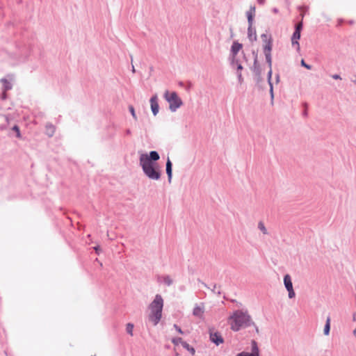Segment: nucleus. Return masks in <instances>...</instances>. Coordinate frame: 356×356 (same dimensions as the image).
Wrapping results in <instances>:
<instances>
[{"instance_id": "1", "label": "nucleus", "mask_w": 356, "mask_h": 356, "mask_svg": "<svg viewBox=\"0 0 356 356\" xmlns=\"http://www.w3.org/2000/svg\"><path fill=\"white\" fill-rule=\"evenodd\" d=\"M160 156L157 151L152 150L148 154H142L140 156V165L146 177L152 180H159L161 172L157 161Z\"/></svg>"}, {"instance_id": "2", "label": "nucleus", "mask_w": 356, "mask_h": 356, "mask_svg": "<svg viewBox=\"0 0 356 356\" xmlns=\"http://www.w3.org/2000/svg\"><path fill=\"white\" fill-rule=\"evenodd\" d=\"M228 323L230 329L234 332H238L242 328L255 325L252 321L251 316L248 314L247 310L242 309L235 310L232 315L228 317Z\"/></svg>"}, {"instance_id": "3", "label": "nucleus", "mask_w": 356, "mask_h": 356, "mask_svg": "<svg viewBox=\"0 0 356 356\" xmlns=\"http://www.w3.org/2000/svg\"><path fill=\"white\" fill-rule=\"evenodd\" d=\"M163 307V300L161 295L156 294L154 300L149 305L151 309V314H149V321L153 322L154 325H156L160 321L162 317V310Z\"/></svg>"}, {"instance_id": "4", "label": "nucleus", "mask_w": 356, "mask_h": 356, "mask_svg": "<svg viewBox=\"0 0 356 356\" xmlns=\"http://www.w3.org/2000/svg\"><path fill=\"white\" fill-rule=\"evenodd\" d=\"M163 97L166 102L169 103V109L171 112H175L183 104V101L175 91L170 92L166 90Z\"/></svg>"}, {"instance_id": "5", "label": "nucleus", "mask_w": 356, "mask_h": 356, "mask_svg": "<svg viewBox=\"0 0 356 356\" xmlns=\"http://www.w3.org/2000/svg\"><path fill=\"white\" fill-rule=\"evenodd\" d=\"M284 284L286 288V289L288 291L289 298L290 299L295 297L296 293L293 288V283L291 281V277L289 274H286L284 276Z\"/></svg>"}, {"instance_id": "6", "label": "nucleus", "mask_w": 356, "mask_h": 356, "mask_svg": "<svg viewBox=\"0 0 356 356\" xmlns=\"http://www.w3.org/2000/svg\"><path fill=\"white\" fill-rule=\"evenodd\" d=\"M250 70L253 72L257 82L260 81L261 80V69L257 58H254L253 65L250 67Z\"/></svg>"}, {"instance_id": "7", "label": "nucleus", "mask_w": 356, "mask_h": 356, "mask_svg": "<svg viewBox=\"0 0 356 356\" xmlns=\"http://www.w3.org/2000/svg\"><path fill=\"white\" fill-rule=\"evenodd\" d=\"M151 111L154 116H156L159 111V99L156 94L152 95L149 99Z\"/></svg>"}, {"instance_id": "8", "label": "nucleus", "mask_w": 356, "mask_h": 356, "mask_svg": "<svg viewBox=\"0 0 356 356\" xmlns=\"http://www.w3.org/2000/svg\"><path fill=\"white\" fill-rule=\"evenodd\" d=\"M209 339L216 346H219L224 342V339L219 332H210Z\"/></svg>"}, {"instance_id": "9", "label": "nucleus", "mask_w": 356, "mask_h": 356, "mask_svg": "<svg viewBox=\"0 0 356 356\" xmlns=\"http://www.w3.org/2000/svg\"><path fill=\"white\" fill-rule=\"evenodd\" d=\"M243 48V44L240 43L238 41L235 40L233 42L231 49H230V54L229 58L236 57L237 54Z\"/></svg>"}, {"instance_id": "10", "label": "nucleus", "mask_w": 356, "mask_h": 356, "mask_svg": "<svg viewBox=\"0 0 356 356\" xmlns=\"http://www.w3.org/2000/svg\"><path fill=\"white\" fill-rule=\"evenodd\" d=\"M165 171L168 176V182L170 183L172 177V163L169 158H168L166 161Z\"/></svg>"}, {"instance_id": "11", "label": "nucleus", "mask_w": 356, "mask_h": 356, "mask_svg": "<svg viewBox=\"0 0 356 356\" xmlns=\"http://www.w3.org/2000/svg\"><path fill=\"white\" fill-rule=\"evenodd\" d=\"M230 60V65L233 68H236V72H241L243 70V65L241 64L239 60L235 57V58H229Z\"/></svg>"}, {"instance_id": "12", "label": "nucleus", "mask_w": 356, "mask_h": 356, "mask_svg": "<svg viewBox=\"0 0 356 356\" xmlns=\"http://www.w3.org/2000/svg\"><path fill=\"white\" fill-rule=\"evenodd\" d=\"M301 36V33L295 31L293 33L291 36V44L293 47L296 46L297 50L300 49V44L298 42V40H300Z\"/></svg>"}, {"instance_id": "13", "label": "nucleus", "mask_w": 356, "mask_h": 356, "mask_svg": "<svg viewBox=\"0 0 356 356\" xmlns=\"http://www.w3.org/2000/svg\"><path fill=\"white\" fill-rule=\"evenodd\" d=\"M248 38L250 42H254L257 39L256 30L252 27V25H248Z\"/></svg>"}, {"instance_id": "14", "label": "nucleus", "mask_w": 356, "mask_h": 356, "mask_svg": "<svg viewBox=\"0 0 356 356\" xmlns=\"http://www.w3.org/2000/svg\"><path fill=\"white\" fill-rule=\"evenodd\" d=\"M254 13H255V7L254 6H251L250 10L246 13L248 25H253Z\"/></svg>"}, {"instance_id": "15", "label": "nucleus", "mask_w": 356, "mask_h": 356, "mask_svg": "<svg viewBox=\"0 0 356 356\" xmlns=\"http://www.w3.org/2000/svg\"><path fill=\"white\" fill-rule=\"evenodd\" d=\"M0 82L2 83V90L8 91L13 88V84L6 78L1 79Z\"/></svg>"}, {"instance_id": "16", "label": "nucleus", "mask_w": 356, "mask_h": 356, "mask_svg": "<svg viewBox=\"0 0 356 356\" xmlns=\"http://www.w3.org/2000/svg\"><path fill=\"white\" fill-rule=\"evenodd\" d=\"M56 127L51 123H47L45 125V134L49 137H52L55 133Z\"/></svg>"}, {"instance_id": "17", "label": "nucleus", "mask_w": 356, "mask_h": 356, "mask_svg": "<svg viewBox=\"0 0 356 356\" xmlns=\"http://www.w3.org/2000/svg\"><path fill=\"white\" fill-rule=\"evenodd\" d=\"M251 346H252V353H250L254 356H259V349L257 341L254 340H252L251 341Z\"/></svg>"}, {"instance_id": "18", "label": "nucleus", "mask_w": 356, "mask_h": 356, "mask_svg": "<svg viewBox=\"0 0 356 356\" xmlns=\"http://www.w3.org/2000/svg\"><path fill=\"white\" fill-rule=\"evenodd\" d=\"M261 38L264 44H268V42L273 44V38L271 35H268L267 33H263L261 35Z\"/></svg>"}, {"instance_id": "19", "label": "nucleus", "mask_w": 356, "mask_h": 356, "mask_svg": "<svg viewBox=\"0 0 356 356\" xmlns=\"http://www.w3.org/2000/svg\"><path fill=\"white\" fill-rule=\"evenodd\" d=\"M204 313V308L196 305L193 310V315L197 317H201Z\"/></svg>"}, {"instance_id": "20", "label": "nucleus", "mask_w": 356, "mask_h": 356, "mask_svg": "<svg viewBox=\"0 0 356 356\" xmlns=\"http://www.w3.org/2000/svg\"><path fill=\"white\" fill-rule=\"evenodd\" d=\"M297 8L299 11L301 12L300 15L301 17V21H302L306 12H307L309 10V7L307 6H298Z\"/></svg>"}, {"instance_id": "21", "label": "nucleus", "mask_w": 356, "mask_h": 356, "mask_svg": "<svg viewBox=\"0 0 356 356\" xmlns=\"http://www.w3.org/2000/svg\"><path fill=\"white\" fill-rule=\"evenodd\" d=\"M273 49V44L268 42V44H263V51L264 54H271V51Z\"/></svg>"}, {"instance_id": "22", "label": "nucleus", "mask_w": 356, "mask_h": 356, "mask_svg": "<svg viewBox=\"0 0 356 356\" xmlns=\"http://www.w3.org/2000/svg\"><path fill=\"white\" fill-rule=\"evenodd\" d=\"M182 347L184 348H185L186 350H187L189 353H191L193 355L195 353V348L190 346L187 342H184L182 343Z\"/></svg>"}, {"instance_id": "23", "label": "nucleus", "mask_w": 356, "mask_h": 356, "mask_svg": "<svg viewBox=\"0 0 356 356\" xmlns=\"http://www.w3.org/2000/svg\"><path fill=\"white\" fill-rule=\"evenodd\" d=\"M330 319L328 317L327 318L325 325L324 326L323 333L325 335H328L330 334Z\"/></svg>"}, {"instance_id": "24", "label": "nucleus", "mask_w": 356, "mask_h": 356, "mask_svg": "<svg viewBox=\"0 0 356 356\" xmlns=\"http://www.w3.org/2000/svg\"><path fill=\"white\" fill-rule=\"evenodd\" d=\"M163 283L168 286H170L172 284L173 280L169 275H164L162 277Z\"/></svg>"}, {"instance_id": "25", "label": "nucleus", "mask_w": 356, "mask_h": 356, "mask_svg": "<svg viewBox=\"0 0 356 356\" xmlns=\"http://www.w3.org/2000/svg\"><path fill=\"white\" fill-rule=\"evenodd\" d=\"M11 130L15 133V136L17 138H22V134L20 132L19 127L17 124H15Z\"/></svg>"}, {"instance_id": "26", "label": "nucleus", "mask_w": 356, "mask_h": 356, "mask_svg": "<svg viewBox=\"0 0 356 356\" xmlns=\"http://www.w3.org/2000/svg\"><path fill=\"white\" fill-rule=\"evenodd\" d=\"M185 342L184 341H183L182 338L181 337H174L172 339V343L175 345V346H178L179 344H181Z\"/></svg>"}, {"instance_id": "27", "label": "nucleus", "mask_w": 356, "mask_h": 356, "mask_svg": "<svg viewBox=\"0 0 356 356\" xmlns=\"http://www.w3.org/2000/svg\"><path fill=\"white\" fill-rule=\"evenodd\" d=\"M266 62L268 64L269 68L272 67V56L271 54H264Z\"/></svg>"}, {"instance_id": "28", "label": "nucleus", "mask_w": 356, "mask_h": 356, "mask_svg": "<svg viewBox=\"0 0 356 356\" xmlns=\"http://www.w3.org/2000/svg\"><path fill=\"white\" fill-rule=\"evenodd\" d=\"M133 329H134V324H132L131 323H129L127 324L126 331L131 336H133Z\"/></svg>"}, {"instance_id": "29", "label": "nucleus", "mask_w": 356, "mask_h": 356, "mask_svg": "<svg viewBox=\"0 0 356 356\" xmlns=\"http://www.w3.org/2000/svg\"><path fill=\"white\" fill-rule=\"evenodd\" d=\"M258 228L262 232V233L264 234H268L267 229H266L264 224L263 223V222L260 221L258 223Z\"/></svg>"}, {"instance_id": "30", "label": "nucleus", "mask_w": 356, "mask_h": 356, "mask_svg": "<svg viewBox=\"0 0 356 356\" xmlns=\"http://www.w3.org/2000/svg\"><path fill=\"white\" fill-rule=\"evenodd\" d=\"M302 106H303V112H302V115L305 117V118H307V115H308V104L307 102H303L302 103Z\"/></svg>"}, {"instance_id": "31", "label": "nucleus", "mask_w": 356, "mask_h": 356, "mask_svg": "<svg viewBox=\"0 0 356 356\" xmlns=\"http://www.w3.org/2000/svg\"><path fill=\"white\" fill-rule=\"evenodd\" d=\"M302 28H303V23H302V21H300V22L297 23L295 25V30L294 31L301 33V31L302 30Z\"/></svg>"}, {"instance_id": "32", "label": "nucleus", "mask_w": 356, "mask_h": 356, "mask_svg": "<svg viewBox=\"0 0 356 356\" xmlns=\"http://www.w3.org/2000/svg\"><path fill=\"white\" fill-rule=\"evenodd\" d=\"M129 111L130 113L131 114L132 117L134 118V119L136 120L137 116H136V114L135 112L134 107L132 105L129 106Z\"/></svg>"}, {"instance_id": "33", "label": "nucleus", "mask_w": 356, "mask_h": 356, "mask_svg": "<svg viewBox=\"0 0 356 356\" xmlns=\"http://www.w3.org/2000/svg\"><path fill=\"white\" fill-rule=\"evenodd\" d=\"M300 65L302 67H304L307 70H311L312 68V66L311 65L306 63L304 59L301 60Z\"/></svg>"}, {"instance_id": "34", "label": "nucleus", "mask_w": 356, "mask_h": 356, "mask_svg": "<svg viewBox=\"0 0 356 356\" xmlns=\"http://www.w3.org/2000/svg\"><path fill=\"white\" fill-rule=\"evenodd\" d=\"M272 74H273V71H272V67H271V68H269V71L268 72V74H267L268 83H273L272 81H271Z\"/></svg>"}, {"instance_id": "35", "label": "nucleus", "mask_w": 356, "mask_h": 356, "mask_svg": "<svg viewBox=\"0 0 356 356\" xmlns=\"http://www.w3.org/2000/svg\"><path fill=\"white\" fill-rule=\"evenodd\" d=\"M236 75H237L238 83L241 84L243 82V78L242 76V73L241 72H236Z\"/></svg>"}, {"instance_id": "36", "label": "nucleus", "mask_w": 356, "mask_h": 356, "mask_svg": "<svg viewBox=\"0 0 356 356\" xmlns=\"http://www.w3.org/2000/svg\"><path fill=\"white\" fill-rule=\"evenodd\" d=\"M0 97L1 100H6L8 98L7 91L2 90Z\"/></svg>"}, {"instance_id": "37", "label": "nucleus", "mask_w": 356, "mask_h": 356, "mask_svg": "<svg viewBox=\"0 0 356 356\" xmlns=\"http://www.w3.org/2000/svg\"><path fill=\"white\" fill-rule=\"evenodd\" d=\"M236 356H254V355H251L250 353L243 351V352L238 353Z\"/></svg>"}, {"instance_id": "38", "label": "nucleus", "mask_w": 356, "mask_h": 356, "mask_svg": "<svg viewBox=\"0 0 356 356\" xmlns=\"http://www.w3.org/2000/svg\"><path fill=\"white\" fill-rule=\"evenodd\" d=\"M174 327L175 329L177 330V332H178L179 334H184V332L183 330L181 329V327L179 326H178L177 324H175L174 325Z\"/></svg>"}, {"instance_id": "39", "label": "nucleus", "mask_w": 356, "mask_h": 356, "mask_svg": "<svg viewBox=\"0 0 356 356\" xmlns=\"http://www.w3.org/2000/svg\"><path fill=\"white\" fill-rule=\"evenodd\" d=\"M269 84V86H270V96H271V99L272 100L273 99V83H268Z\"/></svg>"}, {"instance_id": "40", "label": "nucleus", "mask_w": 356, "mask_h": 356, "mask_svg": "<svg viewBox=\"0 0 356 356\" xmlns=\"http://www.w3.org/2000/svg\"><path fill=\"white\" fill-rule=\"evenodd\" d=\"M93 249L95 250V253H96L97 254H98V255H99V254H100V252H101V248H100V246H99V245L95 246V247L93 248Z\"/></svg>"}, {"instance_id": "41", "label": "nucleus", "mask_w": 356, "mask_h": 356, "mask_svg": "<svg viewBox=\"0 0 356 356\" xmlns=\"http://www.w3.org/2000/svg\"><path fill=\"white\" fill-rule=\"evenodd\" d=\"M216 284H213V289H211L212 292L214 293H217L218 296H220L221 294V291H218L216 292Z\"/></svg>"}, {"instance_id": "42", "label": "nucleus", "mask_w": 356, "mask_h": 356, "mask_svg": "<svg viewBox=\"0 0 356 356\" xmlns=\"http://www.w3.org/2000/svg\"><path fill=\"white\" fill-rule=\"evenodd\" d=\"M197 282H200L202 286H204V287L207 288V289H210V287L206 284L204 283V282H202V280H200V279H197Z\"/></svg>"}, {"instance_id": "43", "label": "nucleus", "mask_w": 356, "mask_h": 356, "mask_svg": "<svg viewBox=\"0 0 356 356\" xmlns=\"http://www.w3.org/2000/svg\"><path fill=\"white\" fill-rule=\"evenodd\" d=\"M332 79H335V80H337V79H341V76L339 74H333L332 75Z\"/></svg>"}, {"instance_id": "44", "label": "nucleus", "mask_w": 356, "mask_h": 356, "mask_svg": "<svg viewBox=\"0 0 356 356\" xmlns=\"http://www.w3.org/2000/svg\"><path fill=\"white\" fill-rule=\"evenodd\" d=\"M191 87H192V83H191V82L188 81L187 83V86L186 87V90L187 91H189L191 90Z\"/></svg>"}, {"instance_id": "45", "label": "nucleus", "mask_w": 356, "mask_h": 356, "mask_svg": "<svg viewBox=\"0 0 356 356\" xmlns=\"http://www.w3.org/2000/svg\"><path fill=\"white\" fill-rule=\"evenodd\" d=\"M252 55L254 56V58H257V60H258V55H257V52H256L254 50L252 51Z\"/></svg>"}, {"instance_id": "46", "label": "nucleus", "mask_w": 356, "mask_h": 356, "mask_svg": "<svg viewBox=\"0 0 356 356\" xmlns=\"http://www.w3.org/2000/svg\"><path fill=\"white\" fill-rule=\"evenodd\" d=\"M257 1L259 5H264L266 2V0H257Z\"/></svg>"}, {"instance_id": "47", "label": "nucleus", "mask_w": 356, "mask_h": 356, "mask_svg": "<svg viewBox=\"0 0 356 356\" xmlns=\"http://www.w3.org/2000/svg\"><path fill=\"white\" fill-rule=\"evenodd\" d=\"M272 11H273V13H274L277 14V13H279V9H278V8H273L272 9Z\"/></svg>"}, {"instance_id": "48", "label": "nucleus", "mask_w": 356, "mask_h": 356, "mask_svg": "<svg viewBox=\"0 0 356 356\" xmlns=\"http://www.w3.org/2000/svg\"><path fill=\"white\" fill-rule=\"evenodd\" d=\"M348 24H350V25H353V24H355V21L353 20V19L348 20Z\"/></svg>"}, {"instance_id": "49", "label": "nucleus", "mask_w": 356, "mask_h": 356, "mask_svg": "<svg viewBox=\"0 0 356 356\" xmlns=\"http://www.w3.org/2000/svg\"><path fill=\"white\" fill-rule=\"evenodd\" d=\"M125 134L126 135H130L131 134V130L129 129H127L126 131H125Z\"/></svg>"}, {"instance_id": "50", "label": "nucleus", "mask_w": 356, "mask_h": 356, "mask_svg": "<svg viewBox=\"0 0 356 356\" xmlns=\"http://www.w3.org/2000/svg\"><path fill=\"white\" fill-rule=\"evenodd\" d=\"M178 85L181 87H184V83L183 81H179Z\"/></svg>"}, {"instance_id": "51", "label": "nucleus", "mask_w": 356, "mask_h": 356, "mask_svg": "<svg viewBox=\"0 0 356 356\" xmlns=\"http://www.w3.org/2000/svg\"><path fill=\"white\" fill-rule=\"evenodd\" d=\"M6 129V125H1L0 126V129L1 130H4Z\"/></svg>"}, {"instance_id": "52", "label": "nucleus", "mask_w": 356, "mask_h": 356, "mask_svg": "<svg viewBox=\"0 0 356 356\" xmlns=\"http://www.w3.org/2000/svg\"><path fill=\"white\" fill-rule=\"evenodd\" d=\"M284 1H285V2H286V5H287L288 6H290V4H291L290 1H289V0H284Z\"/></svg>"}, {"instance_id": "53", "label": "nucleus", "mask_w": 356, "mask_h": 356, "mask_svg": "<svg viewBox=\"0 0 356 356\" xmlns=\"http://www.w3.org/2000/svg\"><path fill=\"white\" fill-rule=\"evenodd\" d=\"M353 319L354 321H356V312L353 314Z\"/></svg>"}, {"instance_id": "54", "label": "nucleus", "mask_w": 356, "mask_h": 356, "mask_svg": "<svg viewBox=\"0 0 356 356\" xmlns=\"http://www.w3.org/2000/svg\"><path fill=\"white\" fill-rule=\"evenodd\" d=\"M254 327H255V331L257 332H259V329H258V327L255 325H253Z\"/></svg>"}, {"instance_id": "55", "label": "nucleus", "mask_w": 356, "mask_h": 356, "mask_svg": "<svg viewBox=\"0 0 356 356\" xmlns=\"http://www.w3.org/2000/svg\"><path fill=\"white\" fill-rule=\"evenodd\" d=\"M243 59L245 60V61H248V59H247V57L245 56V54H243Z\"/></svg>"}, {"instance_id": "56", "label": "nucleus", "mask_w": 356, "mask_h": 356, "mask_svg": "<svg viewBox=\"0 0 356 356\" xmlns=\"http://www.w3.org/2000/svg\"><path fill=\"white\" fill-rule=\"evenodd\" d=\"M279 79H280V76H279V74H277L276 75L277 81H279Z\"/></svg>"}, {"instance_id": "57", "label": "nucleus", "mask_w": 356, "mask_h": 356, "mask_svg": "<svg viewBox=\"0 0 356 356\" xmlns=\"http://www.w3.org/2000/svg\"><path fill=\"white\" fill-rule=\"evenodd\" d=\"M132 72H133L134 73L136 72V70H135V68H134V65H132Z\"/></svg>"}, {"instance_id": "58", "label": "nucleus", "mask_w": 356, "mask_h": 356, "mask_svg": "<svg viewBox=\"0 0 356 356\" xmlns=\"http://www.w3.org/2000/svg\"><path fill=\"white\" fill-rule=\"evenodd\" d=\"M343 22V20H342V19H340V20H339V24L340 25V24H341V22Z\"/></svg>"}, {"instance_id": "59", "label": "nucleus", "mask_w": 356, "mask_h": 356, "mask_svg": "<svg viewBox=\"0 0 356 356\" xmlns=\"http://www.w3.org/2000/svg\"><path fill=\"white\" fill-rule=\"evenodd\" d=\"M231 33H232V29H230ZM231 37H233V33L231 34Z\"/></svg>"}, {"instance_id": "60", "label": "nucleus", "mask_w": 356, "mask_h": 356, "mask_svg": "<svg viewBox=\"0 0 356 356\" xmlns=\"http://www.w3.org/2000/svg\"><path fill=\"white\" fill-rule=\"evenodd\" d=\"M354 333H355V334L356 333V329L354 330Z\"/></svg>"}]
</instances>
